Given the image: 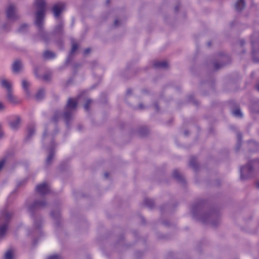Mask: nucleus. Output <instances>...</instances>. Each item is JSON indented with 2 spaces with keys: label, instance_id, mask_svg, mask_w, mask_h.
<instances>
[{
  "label": "nucleus",
  "instance_id": "f03ea898",
  "mask_svg": "<svg viewBox=\"0 0 259 259\" xmlns=\"http://www.w3.org/2000/svg\"><path fill=\"white\" fill-rule=\"evenodd\" d=\"M192 216L196 219L204 223H210L213 226L217 225L219 220L213 222V220L215 219L217 215L212 211L203 213L201 206L199 204H194L191 208Z\"/></svg>",
  "mask_w": 259,
  "mask_h": 259
},
{
  "label": "nucleus",
  "instance_id": "a18cd8bd",
  "mask_svg": "<svg viewBox=\"0 0 259 259\" xmlns=\"http://www.w3.org/2000/svg\"><path fill=\"white\" fill-rule=\"evenodd\" d=\"M139 108H140V109L143 108V106H142V104H140V105H139Z\"/></svg>",
  "mask_w": 259,
  "mask_h": 259
},
{
  "label": "nucleus",
  "instance_id": "423d86ee",
  "mask_svg": "<svg viewBox=\"0 0 259 259\" xmlns=\"http://www.w3.org/2000/svg\"><path fill=\"white\" fill-rule=\"evenodd\" d=\"M78 101L76 99L72 98L68 99L64 113V118L67 122L72 118L73 113L75 110Z\"/></svg>",
  "mask_w": 259,
  "mask_h": 259
},
{
  "label": "nucleus",
  "instance_id": "2f4dec72",
  "mask_svg": "<svg viewBox=\"0 0 259 259\" xmlns=\"http://www.w3.org/2000/svg\"><path fill=\"white\" fill-rule=\"evenodd\" d=\"M92 102V100L91 99H87L86 101V103L84 105V108L85 110L88 111L89 109V105Z\"/></svg>",
  "mask_w": 259,
  "mask_h": 259
},
{
  "label": "nucleus",
  "instance_id": "a211bd4d",
  "mask_svg": "<svg viewBox=\"0 0 259 259\" xmlns=\"http://www.w3.org/2000/svg\"><path fill=\"white\" fill-rule=\"evenodd\" d=\"M45 95V90L44 89H40L35 95V99L37 101L42 100Z\"/></svg>",
  "mask_w": 259,
  "mask_h": 259
},
{
  "label": "nucleus",
  "instance_id": "7ed1b4c3",
  "mask_svg": "<svg viewBox=\"0 0 259 259\" xmlns=\"http://www.w3.org/2000/svg\"><path fill=\"white\" fill-rule=\"evenodd\" d=\"M52 127H55V123H51L49 125L45 126V131L42 135L43 144H47L48 143H50L49 154L46 159V164L47 165H49L51 163L54 155V143L53 142V137L54 133L52 134L50 132Z\"/></svg>",
  "mask_w": 259,
  "mask_h": 259
},
{
  "label": "nucleus",
  "instance_id": "1a4fd4ad",
  "mask_svg": "<svg viewBox=\"0 0 259 259\" xmlns=\"http://www.w3.org/2000/svg\"><path fill=\"white\" fill-rule=\"evenodd\" d=\"M7 18L12 21L17 20L19 16L17 13V10L16 6L13 4H10L6 10Z\"/></svg>",
  "mask_w": 259,
  "mask_h": 259
},
{
  "label": "nucleus",
  "instance_id": "9b49d317",
  "mask_svg": "<svg viewBox=\"0 0 259 259\" xmlns=\"http://www.w3.org/2000/svg\"><path fill=\"white\" fill-rule=\"evenodd\" d=\"M36 190L38 193L44 195L49 192L50 188L46 183H42L36 187Z\"/></svg>",
  "mask_w": 259,
  "mask_h": 259
},
{
  "label": "nucleus",
  "instance_id": "412c9836",
  "mask_svg": "<svg viewBox=\"0 0 259 259\" xmlns=\"http://www.w3.org/2000/svg\"><path fill=\"white\" fill-rule=\"evenodd\" d=\"M35 133V128L33 126H28L27 128V139L30 138Z\"/></svg>",
  "mask_w": 259,
  "mask_h": 259
},
{
  "label": "nucleus",
  "instance_id": "aec40b11",
  "mask_svg": "<svg viewBox=\"0 0 259 259\" xmlns=\"http://www.w3.org/2000/svg\"><path fill=\"white\" fill-rule=\"evenodd\" d=\"M43 56L46 59H51L56 57L55 54L51 51H46L44 53Z\"/></svg>",
  "mask_w": 259,
  "mask_h": 259
},
{
  "label": "nucleus",
  "instance_id": "ddd939ff",
  "mask_svg": "<svg viewBox=\"0 0 259 259\" xmlns=\"http://www.w3.org/2000/svg\"><path fill=\"white\" fill-rule=\"evenodd\" d=\"M20 118L18 116H15L12 117L9 121V125L10 127L16 130L18 129L20 124Z\"/></svg>",
  "mask_w": 259,
  "mask_h": 259
},
{
  "label": "nucleus",
  "instance_id": "6ab92c4d",
  "mask_svg": "<svg viewBox=\"0 0 259 259\" xmlns=\"http://www.w3.org/2000/svg\"><path fill=\"white\" fill-rule=\"evenodd\" d=\"M244 6L245 3L244 0H238L235 4V8L237 11H241Z\"/></svg>",
  "mask_w": 259,
  "mask_h": 259
},
{
  "label": "nucleus",
  "instance_id": "4468645a",
  "mask_svg": "<svg viewBox=\"0 0 259 259\" xmlns=\"http://www.w3.org/2000/svg\"><path fill=\"white\" fill-rule=\"evenodd\" d=\"M0 82L1 86L6 89L7 92L12 90V83L11 81L5 78H1Z\"/></svg>",
  "mask_w": 259,
  "mask_h": 259
},
{
  "label": "nucleus",
  "instance_id": "f704fd0d",
  "mask_svg": "<svg viewBox=\"0 0 259 259\" xmlns=\"http://www.w3.org/2000/svg\"><path fill=\"white\" fill-rule=\"evenodd\" d=\"M237 136H238V143L237 144L236 148L237 150H238L240 147V140L241 139V136L239 134H238Z\"/></svg>",
  "mask_w": 259,
  "mask_h": 259
},
{
  "label": "nucleus",
  "instance_id": "20e7f679",
  "mask_svg": "<svg viewBox=\"0 0 259 259\" xmlns=\"http://www.w3.org/2000/svg\"><path fill=\"white\" fill-rule=\"evenodd\" d=\"M259 168V160H256L248 162L246 165L240 169V178L241 180H245L250 178L252 176V166Z\"/></svg>",
  "mask_w": 259,
  "mask_h": 259
},
{
  "label": "nucleus",
  "instance_id": "603ef678",
  "mask_svg": "<svg viewBox=\"0 0 259 259\" xmlns=\"http://www.w3.org/2000/svg\"><path fill=\"white\" fill-rule=\"evenodd\" d=\"M185 135H187V132H185Z\"/></svg>",
  "mask_w": 259,
  "mask_h": 259
},
{
  "label": "nucleus",
  "instance_id": "b1692460",
  "mask_svg": "<svg viewBox=\"0 0 259 259\" xmlns=\"http://www.w3.org/2000/svg\"><path fill=\"white\" fill-rule=\"evenodd\" d=\"M5 259H13L14 252L12 250H9L6 252L4 256Z\"/></svg>",
  "mask_w": 259,
  "mask_h": 259
},
{
  "label": "nucleus",
  "instance_id": "2eb2a0df",
  "mask_svg": "<svg viewBox=\"0 0 259 259\" xmlns=\"http://www.w3.org/2000/svg\"><path fill=\"white\" fill-rule=\"evenodd\" d=\"M23 68V65L20 60H16L13 64L12 70L15 73H17L20 71Z\"/></svg>",
  "mask_w": 259,
  "mask_h": 259
},
{
  "label": "nucleus",
  "instance_id": "a878e982",
  "mask_svg": "<svg viewBox=\"0 0 259 259\" xmlns=\"http://www.w3.org/2000/svg\"><path fill=\"white\" fill-rule=\"evenodd\" d=\"M51 215L55 220H58L60 217V213L59 210H53L51 212Z\"/></svg>",
  "mask_w": 259,
  "mask_h": 259
},
{
  "label": "nucleus",
  "instance_id": "dca6fc26",
  "mask_svg": "<svg viewBox=\"0 0 259 259\" xmlns=\"http://www.w3.org/2000/svg\"><path fill=\"white\" fill-rule=\"evenodd\" d=\"M168 63L166 61H156L154 63V66L157 68H166Z\"/></svg>",
  "mask_w": 259,
  "mask_h": 259
},
{
  "label": "nucleus",
  "instance_id": "c85d7f7f",
  "mask_svg": "<svg viewBox=\"0 0 259 259\" xmlns=\"http://www.w3.org/2000/svg\"><path fill=\"white\" fill-rule=\"evenodd\" d=\"M145 204L150 208H152L154 206V202L150 199H145L144 200Z\"/></svg>",
  "mask_w": 259,
  "mask_h": 259
},
{
  "label": "nucleus",
  "instance_id": "c756f323",
  "mask_svg": "<svg viewBox=\"0 0 259 259\" xmlns=\"http://www.w3.org/2000/svg\"><path fill=\"white\" fill-rule=\"evenodd\" d=\"M27 28H28V25L27 24H24L20 26V27H19V28L18 29V31L20 32L23 33L27 30Z\"/></svg>",
  "mask_w": 259,
  "mask_h": 259
},
{
  "label": "nucleus",
  "instance_id": "79ce46f5",
  "mask_svg": "<svg viewBox=\"0 0 259 259\" xmlns=\"http://www.w3.org/2000/svg\"><path fill=\"white\" fill-rule=\"evenodd\" d=\"M255 88L259 92V81L256 84Z\"/></svg>",
  "mask_w": 259,
  "mask_h": 259
},
{
  "label": "nucleus",
  "instance_id": "9d476101",
  "mask_svg": "<svg viewBox=\"0 0 259 259\" xmlns=\"http://www.w3.org/2000/svg\"><path fill=\"white\" fill-rule=\"evenodd\" d=\"M46 204L45 200H36L33 204L27 205V209L30 212H32L34 209L44 207Z\"/></svg>",
  "mask_w": 259,
  "mask_h": 259
},
{
  "label": "nucleus",
  "instance_id": "f3484780",
  "mask_svg": "<svg viewBox=\"0 0 259 259\" xmlns=\"http://www.w3.org/2000/svg\"><path fill=\"white\" fill-rule=\"evenodd\" d=\"M7 98L8 100L14 104L18 103L17 98L13 95L12 90L7 92Z\"/></svg>",
  "mask_w": 259,
  "mask_h": 259
},
{
  "label": "nucleus",
  "instance_id": "4c0bfd02",
  "mask_svg": "<svg viewBox=\"0 0 259 259\" xmlns=\"http://www.w3.org/2000/svg\"><path fill=\"white\" fill-rule=\"evenodd\" d=\"M120 22L119 20L116 19L114 21V25L115 26H118L119 25H120Z\"/></svg>",
  "mask_w": 259,
  "mask_h": 259
},
{
  "label": "nucleus",
  "instance_id": "c03bdc74",
  "mask_svg": "<svg viewBox=\"0 0 259 259\" xmlns=\"http://www.w3.org/2000/svg\"><path fill=\"white\" fill-rule=\"evenodd\" d=\"M108 173H105V177L106 178H107V177H108Z\"/></svg>",
  "mask_w": 259,
  "mask_h": 259
},
{
  "label": "nucleus",
  "instance_id": "c9c22d12",
  "mask_svg": "<svg viewBox=\"0 0 259 259\" xmlns=\"http://www.w3.org/2000/svg\"><path fill=\"white\" fill-rule=\"evenodd\" d=\"M6 162V159H3L0 161V170L3 168Z\"/></svg>",
  "mask_w": 259,
  "mask_h": 259
},
{
  "label": "nucleus",
  "instance_id": "72a5a7b5",
  "mask_svg": "<svg viewBox=\"0 0 259 259\" xmlns=\"http://www.w3.org/2000/svg\"><path fill=\"white\" fill-rule=\"evenodd\" d=\"M47 259H62V258L58 255H53L49 256Z\"/></svg>",
  "mask_w": 259,
  "mask_h": 259
},
{
  "label": "nucleus",
  "instance_id": "0eeeda50",
  "mask_svg": "<svg viewBox=\"0 0 259 259\" xmlns=\"http://www.w3.org/2000/svg\"><path fill=\"white\" fill-rule=\"evenodd\" d=\"M252 45V53L253 59L255 61H259V59L255 58V54H259V33H254L251 37Z\"/></svg>",
  "mask_w": 259,
  "mask_h": 259
},
{
  "label": "nucleus",
  "instance_id": "6e6552de",
  "mask_svg": "<svg viewBox=\"0 0 259 259\" xmlns=\"http://www.w3.org/2000/svg\"><path fill=\"white\" fill-rule=\"evenodd\" d=\"M66 5L63 2H58L55 4L51 9L54 17L57 19H61V14L65 10Z\"/></svg>",
  "mask_w": 259,
  "mask_h": 259
},
{
  "label": "nucleus",
  "instance_id": "37998d69",
  "mask_svg": "<svg viewBox=\"0 0 259 259\" xmlns=\"http://www.w3.org/2000/svg\"><path fill=\"white\" fill-rule=\"evenodd\" d=\"M131 90H128L127 91V94H130L131 92Z\"/></svg>",
  "mask_w": 259,
  "mask_h": 259
},
{
  "label": "nucleus",
  "instance_id": "393cba45",
  "mask_svg": "<svg viewBox=\"0 0 259 259\" xmlns=\"http://www.w3.org/2000/svg\"><path fill=\"white\" fill-rule=\"evenodd\" d=\"M232 114L237 117H242L243 114L239 108H235L232 111Z\"/></svg>",
  "mask_w": 259,
  "mask_h": 259
},
{
  "label": "nucleus",
  "instance_id": "8fccbe9b",
  "mask_svg": "<svg viewBox=\"0 0 259 259\" xmlns=\"http://www.w3.org/2000/svg\"><path fill=\"white\" fill-rule=\"evenodd\" d=\"M106 3L108 4V3H109V0H107L106 1Z\"/></svg>",
  "mask_w": 259,
  "mask_h": 259
},
{
  "label": "nucleus",
  "instance_id": "39448f33",
  "mask_svg": "<svg viewBox=\"0 0 259 259\" xmlns=\"http://www.w3.org/2000/svg\"><path fill=\"white\" fill-rule=\"evenodd\" d=\"M12 216V213L7 209L4 210L1 213V219L5 223L0 225V240L3 239L6 236L8 225L7 223Z\"/></svg>",
  "mask_w": 259,
  "mask_h": 259
},
{
  "label": "nucleus",
  "instance_id": "4be33fe9",
  "mask_svg": "<svg viewBox=\"0 0 259 259\" xmlns=\"http://www.w3.org/2000/svg\"><path fill=\"white\" fill-rule=\"evenodd\" d=\"M59 21V24L56 26L55 28V32L57 33L61 32L62 30V28L63 27V23L61 20H58Z\"/></svg>",
  "mask_w": 259,
  "mask_h": 259
},
{
  "label": "nucleus",
  "instance_id": "58836bf2",
  "mask_svg": "<svg viewBox=\"0 0 259 259\" xmlns=\"http://www.w3.org/2000/svg\"><path fill=\"white\" fill-rule=\"evenodd\" d=\"M90 52V49L89 48H88V49H86L84 51V55H87L88 54H89V53Z\"/></svg>",
  "mask_w": 259,
  "mask_h": 259
},
{
  "label": "nucleus",
  "instance_id": "5701e85b",
  "mask_svg": "<svg viewBox=\"0 0 259 259\" xmlns=\"http://www.w3.org/2000/svg\"><path fill=\"white\" fill-rule=\"evenodd\" d=\"M78 47V45L77 44V43H76L74 41H72V48H71V51L70 52L69 58H70L71 57V56L75 52V51L77 50Z\"/></svg>",
  "mask_w": 259,
  "mask_h": 259
},
{
  "label": "nucleus",
  "instance_id": "ea45409f",
  "mask_svg": "<svg viewBox=\"0 0 259 259\" xmlns=\"http://www.w3.org/2000/svg\"><path fill=\"white\" fill-rule=\"evenodd\" d=\"M5 109V105L1 102H0V111L3 110Z\"/></svg>",
  "mask_w": 259,
  "mask_h": 259
},
{
  "label": "nucleus",
  "instance_id": "7c9ffc66",
  "mask_svg": "<svg viewBox=\"0 0 259 259\" xmlns=\"http://www.w3.org/2000/svg\"><path fill=\"white\" fill-rule=\"evenodd\" d=\"M173 177L177 180H181V176L179 172L177 170H175L173 172Z\"/></svg>",
  "mask_w": 259,
  "mask_h": 259
},
{
  "label": "nucleus",
  "instance_id": "473e14b6",
  "mask_svg": "<svg viewBox=\"0 0 259 259\" xmlns=\"http://www.w3.org/2000/svg\"><path fill=\"white\" fill-rule=\"evenodd\" d=\"M61 115V113H59V112H56L55 113V115H54L53 117V121L54 122H56L57 120V119L59 117H60Z\"/></svg>",
  "mask_w": 259,
  "mask_h": 259
},
{
  "label": "nucleus",
  "instance_id": "cd10ccee",
  "mask_svg": "<svg viewBox=\"0 0 259 259\" xmlns=\"http://www.w3.org/2000/svg\"><path fill=\"white\" fill-rule=\"evenodd\" d=\"M190 165L192 166L193 168H197V164H196V160L195 157H191L190 159L189 162Z\"/></svg>",
  "mask_w": 259,
  "mask_h": 259
},
{
  "label": "nucleus",
  "instance_id": "bb28decb",
  "mask_svg": "<svg viewBox=\"0 0 259 259\" xmlns=\"http://www.w3.org/2000/svg\"><path fill=\"white\" fill-rule=\"evenodd\" d=\"M34 225L35 227V232H37L39 231V229L40 228L41 224V221L40 219L38 220H36L34 221Z\"/></svg>",
  "mask_w": 259,
  "mask_h": 259
},
{
  "label": "nucleus",
  "instance_id": "f257e3e1",
  "mask_svg": "<svg viewBox=\"0 0 259 259\" xmlns=\"http://www.w3.org/2000/svg\"><path fill=\"white\" fill-rule=\"evenodd\" d=\"M46 5L45 0H35L34 1L36 11L35 24L39 28V35L46 41L48 40L49 34L42 29V25L46 12Z\"/></svg>",
  "mask_w": 259,
  "mask_h": 259
},
{
  "label": "nucleus",
  "instance_id": "49530a36",
  "mask_svg": "<svg viewBox=\"0 0 259 259\" xmlns=\"http://www.w3.org/2000/svg\"><path fill=\"white\" fill-rule=\"evenodd\" d=\"M256 186H257V188H259V182L257 183Z\"/></svg>",
  "mask_w": 259,
  "mask_h": 259
},
{
  "label": "nucleus",
  "instance_id": "e433bc0d",
  "mask_svg": "<svg viewBox=\"0 0 259 259\" xmlns=\"http://www.w3.org/2000/svg\"><path fill=\"white\" fill-rule=\"evenodd\" d=\"M223 65H224V64H220L219 65V64L218 63H214V67L215 69H218L220 68Z\"/></svg>",
  "mask_w": 259,
  "mask_h": 259
},
{
  "label": "nucleus",
  "instance_id": "3c124183",
  "mask_svg": "<svg viewBox=\"0 0 259 259\" xmlns=\"http://www.w3.org/2000/svg\"><path fill=\"white\" fill-rule=\"evenodd\" d=\"M258 104H259V102L258 103H256V104H255L254 106H256V105H257Z\"/></svg>",
  "mask_w": 259,
  "mask_h": 259
},
{
  "label": "nucleus",
  "instance_id": "f8f14e48",
  "mask_svg": "<svg viewBox=\"0 0 259 259\" xmlns=\"http://www.w3.org/2000/svg\"><path fill=\"white\" fill-rule=\"evenodd\" d=\"M31 86V83L26 79H23L22 80V87L24 92L25 94L27 97L31 96V92L29 90V88Z\"/></svg>",
  "mask_w": 259,
  "mask_h": 259
},
{
  "label": "nucleus",
  "instance_id": "09e8293b",
  "mask_svg": "<svg viewBox=\"0 0 259 259\" xmlns=\"http://www.w3.org/2000/svg\"><path fill=\"white\" fill-rule=\"evenodd\" d=\"M255 112H259V109L254 110Z\"/></svg>",
  "mask_w": 259,
  "mask_h": 259
},
{
  "label": "nucleus",
  "instance_id": "de8ad7c7",
  "mask_svg": "<svg viewBox=\"0 0 259 259\" xmlns=\"http://www.w3.org/2000/svg\"><path fill=\"white\" fill-rule=\"evenodd\" d=\"M207 45L208 46H210V42H208Z\"/></svg>",
  "mask_w": 259,
  "mask_h": 259
},
{
  "label": "nucleus",
  "instance_id": "a19ab883",
  "mask_svg": "<svg viewBox=\"0 0 259 259\" xmlns=\"http://www.w3.org/2000/svg\"><path fill=\"white\" fill-rule=\"evenodd\" d=\"M49 78H50V75H45L44 76V79L45 80H48V79H49Z\"/></svg>",
  "mask_w": 259,
  "mask_h": 259
}]
</instances>
